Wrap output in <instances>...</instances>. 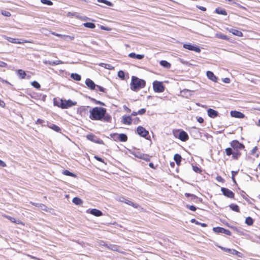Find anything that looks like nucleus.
I'll return each instance as SVG.
<instances>
[{"mask_svg":"<svg viewBox=\"0 0 260 260\" xmlns=\"http://www.w3.org/2000/svg\"><path fill=\"white\" fill-rule=\"evenodd\" d=\"M230 147L225 149V152L228 156L232 155L234 160H238L241 155L240 150L244 149L245 146L243 144L240 143L238 140H234L230 143Z\"/></svg>","mask_w":260,"mask_h":260,"instance_id":"nucleus-1","label":"nucleus"},{"mask_svg":"<svg viewBox=\"0 0 260 260\" xmlns=\"http://www.w3.org/2000/svg\"><path fill=\"white\" fill-rule=\"evenodd\" d=\"M107 110L103 107H96L90 111L89 118L93 120H102L105 122H111L112 117L107 113Z\"/></svg>","mask_w":260,"mask_h":260,"instance_id":"nucleus-2","label":"nucleus"},{"mask_svg":"<svg viewBox=\"0 0 260 260\" xmlns=\"http://www.w3.org/2000/svg\"><path fill=\"white\" fill-rule=\"evenodd\" d=\"M146 82L144 80L133 76L132 77L131 83L130 84L131 89L134 91H137L139 89L145 86Z\"/></svg>","mask_w":260,"mask_h":260,"instance_id":"nucleus-3","label":"nucleus"},{"mask_svg":"<svg viewBox=\"0 0 260 260\" xmlns=\"http://www.w3.org/2000/svg\"><path fill=\"white\" fill-rule=\"evenodd\" d=\"M153 88L155 92H162L165 90V86L162 82L154 81L153 82Z\"/></svg>","mask_w":260,"mask_h":260,"instance_id":"nucleus-4","label":"nucleus"},{"mask_svg":"<svg viewBox=\"0 0 260 260\" xmlns=\"http://www.w3.org/2000/svg\"><path fill=\"white\" fill-rule=\"evenodd\" d=\"M86 138L87 140L99 144H103L104 142L102 140L100 139L97 136L92 134H88L86 136Z\"/></svg>","mask_w":260,"mask_h":260,"instance_id":"nucleus-5","label":"nucleus"},{"mask_svg":"<svg viewBox=\"0 0 260 260\" xmlns=\"http://www.w3.org/2000/svg\"><path fill=\"white\" fill-rule=\"evenodd\" d=\"M183 47L184 48L190 51H193L197 53H200L201 52V49L199 46L196 45H192L190 43L184 44H183Z\"/></svg>","mask_w":260,"mask_h":260,"instance_id":"nucleus-6","label":"nucleus"},{"mask_svg":"<svg viewBox=\"0 0 260 260\" xmlns=\"http://www.w3.org/2000/svg\"><path fill=\"white\" fill-rule=\"evenodd\" d=\"M213 231L214 233H217V234L222 233V234H225L226 235H229V236L231 235V232L230 231H229V230L224 229L223 228H222V227H219V226L214 227L213 228Z\"/></svg>","mask_w":260,"mask_h":260,"instance_id":"nucleus-7","label":"nucleus"},{"mask_svg":"<svg viewBox=\"0 0 260 260\" xmlns=\"http://www.w3.org/2000/svg\"><path fill=\"white\" fill-rule=\"evenodd\" d=\"M137 133L141 137L145 138L146 139H148V138L146 137L147 135H148L149 132L144 127L141 126H138L137 128Z\"/></svg>","mask_w":260,"mask_h":260,"instance_id":"nucleus-8","label":"nucleus"},{"mask_svg":"<svg viewBox=\"0 0 260 260\" xmlns=\"http://www.w3.org/2000/svg\"><path fill=\"white\" fill-rule=\"evenodd\" d=\"M77 104L76 102H73L71 100H63L61 109H68Z\"/></svg>","mask_w":260,"mask_h":260,"instance_id":"nucleus-9","label":"nucleus"},{"mask_svg":"<svg viewBox=\"0 0 260 260\" xmlns=\"http://www.w3.org/2000/svg\"><path fill=\"white\" fill-rule=\"evenodd\" d=\"M185 196L186 198H190V200L196 203H202V199L198 198L194 194H191L189 193H185Z\"/></svg>","mask_w":260,"mask_h":260,"instance_id":"nucleus-10","label":"nucleus"},{"mask_svg":"<svg viewBox=\"0 0 260 260\" xmlns=\"http://www.w3.org/2000/svg\"><path fill=\"white\" fill-rule=\"evenodd\" d=\"M221 190L224 196L229 198H234V193L229 189L225 187H221Z\"/></svg>","mask_w":260,"mask_h":260,"instance_id":"nucleus-11","label":"nucleus"},{"mask_svg":"<svg viewBox=\"0 0 260 260\" xmlns=\"http://www.w3.org/2000/svg\"><path fill=\"white\" fill-rule=\"evenodd\" d=\"M6 39L9 42L14 43V44H23L25 43H31V42H30V41L24 40H21L22 41H20L19 39H18L13 38H11V37H7Z\"/></svg>","mask_w":260,"mask_h":260,"instance_id":"nucleus-12","label":"nucleus"},{"mask_svg":"<svg viewBox=\"0 0 260 260\" xmlns=\"http://www.w3.org/2000/svg\"><path fill=\"white\" fill-rule=\"evenodd\" d=\"M119 201L128 205L132 206L135 208H138L139 207V205L138 204L134 203L128 199L125 198L124 197H120L119 198Z\"/></svg>","mask_w":260,"mask_h":260,"instance_id":"nucleus-13","label":"nucleus"},{"mask_svg":"<svg viewBox=\"0 0 260 260\" xmlns=\"http://www.w3.org/2000/svg\"><path fill=\"white\" fill-rule=\"evenodd\" d=\"M178 138L183 142H185L189 139V137L187 133L183 130L179 132Z\"/></svg>","mask_w":260,"mask_h":260,"instance_id":"nucleus-14","label":"nucleus"},{"mask_svg":"<svg viewBox=\"0 0 260 260\" xmlns=\"http://www.w3.org/2000/svg\"><path fill=\"white\" fill-rule=\"evenodd\" d=\"M219 247L225 252H228L232 255L239 256V254H240V253L239 251L234 249H230L225 247H223L221 246H219Z\"/></svg>","mask_w":260,"mask_h":260,"instance_id":"nucleus-15","label":"nucleus"},{"mask_svg":"<svg viewBox=\"0 0 260 260\" xmlns=\"http://www.w3.org/2000/svg\"><path fill=\"white\" fill-rule=\"evenodd\" d=\"M230 114L232 117L238 118H243L245 117V115L243 113L235 110L231 111Z\"/></svg>","mask_w":260,"mask_h":260,"instance_id":"nucleus-16","label":"nucleus"},{"mask_svg":"<svg viewBox=\"0 0 260 260\" xmlns=\"http://www.w3.org/2000/svg\"><path fill=\"white\" fill-rule=\"evenodd\" d=\"M85 84L91 90L95 89L96 85L94 83V82L92 80L90 79L89 78H87L86 79Z\"/></svg>","mask_w":260,"mask_h":260,"instance_id":"nucleus-17","label":"nucleus"},{"mask_svg":"<svg viewBox=\"0 0 260 260\" xmlns=\"http://www.w3.org/2000/svg\"><path fill=\"white\" fill-rule=\"evenodd\" d=\"M206 75H207V77L211 81H212L214 82H217L218 78L216 76H215V75L214 74V73L212 72L208 71L206 72Z\"/></svg>","mask_w":260,"mask_h":260,"instance_id":"nucleus-18","label":"nucleus"},{"mask_svg":"<svg viewBox=\"0 0 260 260\" xmlns=\"http://www.w3.org/2000/svg\"><path fill=\"white\" fill-rule=\"evenodd\" d=\"M89 210V213L95 216L99 217V216L103 215L102 212L98 209H92ZM87 212H88V210L87 211Z\"/></svg>","mask_w":260,"mask_h":260,"instance_id":"nucleus-19","label":"nucleus"},{"mask_svg":"<svg viewBox=\"0 0 260 260\" xmlns=\"http://www.w3.org/2000/svg\"><path fill=\"white\" fill-rule=\"evenodd\" d=\"M207 113H208V115L211 117V118H215L216 117H217L218 116V112L213 109H209L208 110H207Z\"/></svg>","mask_w":260,"mask_h":260,"instance_id":"nucleus-20","label":"nucleus"},{"mask_svg":"<svg viewBox=\"0 0 260 260\" xmlns=\"http://www.w3.org/2000/svg\"><path fill=\"white\" fill-rule=\"evenodd\" d=\"M122 122L125 124L130 125L132 122V119L131 116H123L122 117Z\"/></svg>","mask_w":260,"mask_h":260,"instance_id":"nucleus-21","label":"nucleus"},{"mask_svg":"<svg viewBox=\"0 0 260 260\" xmlns=\"http://www.w3.org/2000/svg\"><path fill=\"white\" fill-rule=\"evenodd\" d=\"M228 30L230 32H231L233 35L238 36V37H242L243 36V33L237 29L231 28H228Z\"/></svg>","mask_w":260,"mask_h":260,"instance_id":"nucleus-22","label":"nucleus"},{"mask_svg":"<svg viewBox=\"0 0 260 260\" xmlns=\"http://www.w3.org/2000/svg\"><path fill=\"white\" fill-rule=\"evenodd\" d=\"M128 56L132 58H135L137 59H142L144 57V55L143 54H136L134 52L130 53L128 54Z\"/></svg>","mask_w":260,"mask_h":260,"instance_id":"nucleus-23","label":"nucleus"},{"mask_svg":"<svg viewBox=\"0 0 260 260\" xmlns=\"http://www.w3.org/2000/svg\"><path fill=\"white\" fill-rule=\"evenodd\" d=\"M62 99L54 98L53 99L54 105L61 108L62 105Z\"/></svg>","mask_w":260,"mask_h":260,"instance_id":"nucleus-24","label":"nucleus"},{"mask_svg":"<svg viewBox=\"0 0 260 260\" xmlns=\"http://www.w3.org/2000/svg\"><path fill=\"white\" fill-rule=\"evenodd\" d=\"M116 136L118 137V140L120 142H124L127 140V137L125 134H120Z\"/></svg>","mask_w":260,"mask_h":260,"instance_id":"nucleus-25","label":"nucleus"},{"mask_svg":"<svg viewBox=\"0 0 260 260\" xmlns=\"http://www.w3.org/2000/svg\"><path fill=\"white\" fill-rule=\"evenodd\" d=\"M45 64H48L50 66H55L60 64H62L63 62L61 60H58L55 61H46L44 62Z\"/></svg>","mask_w":260,"mask_h":260,"instance_id":"nucleus-26","label":"nucleus"},{"mask_svg":"<svg viewBox=\"0 0 260 260\" xmlns=\"http://www.w3.org/2000/svg\"><path fill=\"white\" fill-rule=\"evenodd\" d=\"M174 159L176 164L179 166L181 161L182 157L180 154L176 153L174 156Z\"/></svg>","mask_w":260,"mask_h":260,"instance_id":"nucleus-27","label":"nucleus"},{"mask_svg":"<svg viewBox=\"0 0 260 260\" xmlns=\"http://www.w3.org/2000/svg\"><path fill=\"white\" fill-rule=\"evenodd\" d=\"M215 12L216 13L218 14L223 15H227V12L226 11L220 8H217L215 9Z\"/></svg>","mask_w":260,"mask_h":260,"instance_id":"nucleus-28","label":"nucleus"},{"mask_svg":"<svg viewBox=\"0 0 260 260\" xmlns=\"http://www.w3.org/2000/svg\"><path fill=\"white\" fill-rule=\"evenodd\" d=\"M71 77L75 81H79L81 80V76L77 73H72Z\"/></svg>","mask_w":260,"mask_h":260,"instance_id":"nucleus-29","label":"nucleus"},{"mask_svg":"<svg viewBox=\"0 0 260 260\" xmlns=\"http://www.w3.org/2000/svg\"><path fill=\"white\" fill-rule=\"evenodd\" d=\"M72 202L74 204L77 205H80L83 203L82 200L78 197H75L73 199Z\"/></svg>","mask_w":260,"mask_h":260,"instance_id":"nucleus-30","label":"nucleus"},{"mask_svg":"<svg viewBox=\"0 0 260 260\" xmlns=\"http://www.w3.org/2000/svg\"><path fill=\"white\" fill-rule=\"evenodd\" d=\"M160 64L164 68L169 69L171 67V64L166 60H161Z\"/></svg>","mask_w":260,"mask_h":260,"instance_id":"nucleus-31","label":"nucleus"},{"mask_svg":"<svg viewBox=\"0 0 260 260\" xmlns=\"http://www.w3.org/2000/svg\"><path fill=\"white\" fill-rule=\"evenodd\" d=\"M229 207L231 209V210H232L234 211H235V212H240L239 207L236 204H231L229 206Z\"/></svg>","mask_w":260,"mask_h":260,"instance_id":"nucleus-32","label":"nucleus"},{"mask_svg":"<svg viewBox=\"0 0 260 260\" xmlns=\"http://www.w3.org/2000/svg\"><path fill=\"white\" fill-rule=\"evenodd\" d=\"M83 26L85 27L93 29L95 27L94 23L92 22H85L83 23Z\"/></svg>","mask_w":260,"mask_h":260,"instance_id":"nucleus-33","label":"nucleus"},{"mask_svg":"<svg viewBox=\"0 0 260 260\" xmlns=\"http://www.w3.org/2000/svg\"><path fill=\"white\" fill-rule=\"evenodd\" d=\"M48 127L56 132H59L61 130L59 126L54 124H51Z\"/></svg>","mask_w":260,"mask_h":260,"instance_id":"nucleus-34","label":"nucleus"},{"mask_svg":"<svg viewBox=\"0 0 260 260\" xmlns=\"http://www.w3.org/2000/svg\"><path fill=\"white\" fill-rule=\"evenodd\" d=\"M190 222L191 223H194L196 224L200 225L203 227H206L207 226V224L205 223H201L197 221L196 219L192 218L191 219Z\"/></svg>","mask_w":260,"mask_h":260,"instance_id":"nucleus-35","label":"nucleus"},{"mask_svg":"<svg viewBox=\"0 0 260 260\" xmlns=\"http://www.w3.org/2000/svg\"><path fill=\"white\" fill-rule=\"evenodd\" d=\"M62 174L64 175L68 176H71V177H76V175L75 174L70 172L69 171H68L67 170H64L62 172Z\"/></svg>","mask_w":260,"mask_h":260,"instance_id":"nucleus-36","label":"nucleus"},{"mask_svg":"<svg viewBox=\"0 0 260 260\" xmlns=\"http://www.w3.org/2000/svg\"><path fill=\"white\" fill-rule=\"evenodd\" d=\"M254 220L251 217H247L245 219V223L248 225H252Z\"/></svg>","mask_w":260,"mask_h":260,"instance_id":"nucleus-37","label":"nucleus"},{"mask_svg":"<svg viewBox=\"0 0 260 260\" xmlns=\"http://www.w3.org/2000/svg\"><path fill=\"white\" fill-rule=\"evenodd\" d=\"M18 75L21 79H24L26 76L25 72L22 70H18L17 71Z\"/></svg>","mask_w":260,"mask_h":260,"instance_id":"nucleus-38","label":"nucleus"},{"mask_svg":"<svg viewBox=\"0 0 260 260\" xmlns=\"http://www.w3.org/2000/svg\"><path fill=\"white\" fill-rule=\"evenodd\" d=\"M131 153L132 155H134L135 157L139 158H141H141L142 157V155L143 154L140 152H135V151L131 152Z\"/></svg>","mask_w":260,"mask_h":260,"instance_id":"nucleus-39","label":"nucleus"},{"mask_svg":"<svg viewBox=\"0 0 260 260\" xmlns=\"http://www.w3.org/2000/svg\"><path fill=\"white\" fill-rule=\"evenodd\" d=\"M118 77L122 80H124L125 79V73L123 71H119L118 72Z\"/></svg>","mask_w":260,"mask_h":260,"instance_id":"nucleus-40","label":"nucleus"},{"mask_svg":"<svg viewBox=\"0 0 260 260\" xmlns=\"http://www.w3.org/2000/svg\"><path fill=\"white\" fill-rule=\"evenodd\" d=\"M216 36H217V38L221 39H223V40H229L228 37L226 35H223V34H222L221 33L217 34H216Z\"/></svg>","mask_w":260,"mask_h":260,"instance_id":"nucleus-41","label":"nucleus"},{"mask_svg":"<svg viewBox=\"0 0 260 260\" xmlns=\"http://www.w3.org/2000/svg\"><path fill=\"white\" fill-rule=\"evenodd\" d=\"M97 1L99 3H103L108 6H113V5L111 2L107 0H97Z\"/></svg>","mask_w":260,"mask_h":260,"instance_id":"nucleus-42","label":"nucleus"},{"mask_svg":"<svg viewBox=\"0 0 260 260\" xmlns=\"http://www.w3.org/2000/svg\"><path fill=\"white\" fill-rule=\"evenodd\" d=\"M31 84L34 87L38 89L41 88L40 84L37 81H34L31 83Z\"/></svg>","mask_w":260,"mask_h":260,"instance_id":"nucleus-43","label":"nucleus"},{"mask_svg":"<svg viewBox=\"0 0 260 260\" xmlns=\"http://www.w3.org/2000/svg\"><path fill=\"white\" fill-rule=\"evenodd\" d=\"M190 132L191 133V134H199V129L197 128V127H192L191 128H190Z\"/></svg>","mask_w":260,"mask_h":260,"instance_id":"nucleus-44","label":"nucleus"},{"mask_svg":"<svg viewBox=\"0 0 260 260\" xmlns=\"http://www.w3.org/2000/svg\"><path fill=\"white\" fill-rule=\"evenodd\" d=\"M151 156L146 154H143L141 159L145 160L146 161H149L150 160Z\"/></svg>","mask_w":260,"mask_h":260,"instance_id":"nucleus-45","label":"nucleus"},{"mask_svg":"<svg viewBox=\"0 0 260 260\" xmlns=\"http://www.w3.org/2000/svg\"><path fill=\"white\" fill-rule=\"evenodd\" d=\"M40 1L42 4L48 6H52L53 5V3L50 0H41Z\"/></svg>","mask_w":260,"mask_h":260,"instance_id":"nucleus-46","label":"nucleus"},{"mask_svg":"<svg viewBox=\"0 0 260 260\" xmlns=\"http://www.w3.org/2000/svg\"><path fill=\"white\" fill-rule=\"evenodd\" d=\"M87 108H88V107L81 106L78 108V112L81 114L83 112H85L86 111Z\"/></svg>","mask_w":260,"mask_h":260,"instance_id":"nucleus-47","label":"nucleus"},{"mask_svg":"<svg viewBox=\"0 0 260 260\" xmlns=\"http://www.w3.org/2000/svg\"><path fill=\"white\" fill-rule=\"evenodd\" d=\"M186 207L192 211H195L197 210V208L193 205H186Z\"/></svg>","mask_w":260,"mask_h":260,"instance_id":"nucleus-48","label":"nucleus"},{"mask_svg":"<svg viewBox=\"0 0 260 260\" xmlns=\"http://www.w3.org/2000/svg\"><path fill=\"white\" fill-rule=\"evenodd\" d=\"M192 169L193 170L196 172V173H200L201 172V170L200 168H199L197 166H192Z\"/></svg>","mask_w":260,"mask_h":260,"instance_id":"nucleus-49","label":"nucleus"},{"mask_svg":"<svg viewBox=\"0 0 260 260\" xmlns=\"http://www.w3.org/2000/svg\"><path fill=\"white\" fill-rule=\"evenodd\" d=\"M116 135H118V134L116 133L111 134L110 136L115 141L118 140V137H117Z\"/></svg>","mask_w":260,"mask_h":260,"instance_id":"nucleus-50","label":"nucleus"},{"mask_svg":"<svg viewBox=\"0 0 260 260\" xmlns=\"http://www.w3.org/2000/svg\"><path fill=\"white\" fill-rule=\"evenodd\" d=\"M146 109L142 108L141 110H139L137 112V113H138V114H139V115H143L146 112Z\"/></svg>","mask_w":260,"mask_h":260,"instance_id":"nucleus-51","label":"nucleus"},{"mask_svg":"<svg viewBox=\"0 0 260 260\" xmlns=\"http://www.w3.org/2000/svg\"><path fill=\"white\" fill-rule=\"evenodd\" d=\"M109 248L113 251H117L118 249L117 246L115 245H110Z\"/></svg>","mask_w":260,"mask_h":260,"instance_id":"nucleus-52","label":"nucleus"},{"mask_svg":"<svg viewBox=\"0 0 260 260\" xmlns=\"http://www.w3.org/2000/svg\"><path fill=\"white\" fill-rule=\"evenodd\" d=\"M91 101H93L95 102V103L97 104H99V105H102V106H104L105 105V104L101 101H97L96 100H95L94 99H91Z\"/></svg>","mask_w":260,"mask_h":260,"instance_id":"nucleus-53","label":"nucleus"},{"mask_svg":"<svg viewBox=\"0 0 260 260\" xmlns=\"http://www.w3.org/2000/svg\"><path fill=\"white\" fill-rule=\"evenodd\" d=\"M96 87L101 92H105L106 91V89L101 86L96 85Z\"/></svg>","mask_w":260,"mask_h":260,"instance_id":"nucleus-54","label":"nucleus"},{"mask_svg":"<svg viewBox=\"0 0 260 260\" xmlns=\"http://www.w3.org/2000/svg\"><path fill=\"white\" fill-rule=\"evenodd\" d=\"M2 14L4 16H5L7 17H10L11 15L10 12H9L8 11H6L2 12Z\"/></svg>","mask_w":260,"mask_h":260,"instance_id":"nucleus-55","label":"nucleus"},{"mask_svg":"<svg viewBox=\"0 0 260 260\" xmlns=\"http://www.w3.org/2000/svg\"><path fill=\"white\" fill-rule=\"evenodd\" d=\"M7 218L8 219H9L12 222L17 223L16 219L14 217L8 216H7Z\"/></svg>","mask_w":260,"mask_h":260,"instance_id":"nucleus-56","label":"nucleus"},{"mask_svg":"<svg viewBox=\"0 0 260 260\" xmlns=\"http://www.w3.org/2000/svg\"><path fill=\"white\" fill-rule=\"evenodd\" d=\"M52 34L54 35V36H57V37H60L61 38H64V37H63L64 35H63L57 34V33H55V32H52Z\"/></svg>","mask_w":260,"mask_h":260,"instance_id":"nucleus-57","label":"nucleus"},{"mask_svg":"<svg viewBox=\"0 0 260 260\" xmlns=\"http://www.w3.org/2000/svg\"><path fill=\"white\" fill-rule=\"evenodd\" d=\"M39 207H40L43 210H45V211L47 210L46 206H45V205H44L43 204H40Z\"/></svg>","mask_w":260,"mask_h":260,"instance_id":"nucleus-58","label":"nucleus"},{"mask_svg":"<svg viewBox=\"0 0 260 260\" xmlns=\"http://www.w3.org/2000/svg\"><path fill=\"white\" fill-rule=\"evenodd\" d=\"M44 122V120L41 119H38L37 121H36V124H43V123Z\"/></svg>","mask_w":260,"mask_h":260,"instance_id":"nucleus-59","label":"nucleus"},{"mask_svg":"<svg viewBox=\"0 0 260 260\" xmlns=\"http://www.w3.org/2000/svg\"><path fill=\"white\" fill-rule=\"evenodd\" d=\"M94 158L97 160H98V161H99L100 162H104V159L102 158H101V157H99L98 156H94Z\"/></svg>","mask_w":260,"mask_h":260,"instance_id":"nucleus-60","label":"nucleus"},{"mask_svg":"<svg viewBox=\"0 0 260 260\" xmlns=\"http://www.w3.org/2000/svg\"><path fill=\"white\" fill-rule=\"evenodd\" d=\"M197 7L199 9H200V10H202V11H206V8L205 7H204L200 6H197Z\"/></svg>","mask_w":260,"mask_h":260,"instance_id":"nucleus-61","label":"nucleus"},{"mask_svg":"<svg viewBox=\"0 0 260 260\" xmlns=\"http://www.w3.org/2000/svg\"><path fill=\"white\" fill-rule=\"evenodd\" d=\"M257 147L256 146L254 147L251 151V154H254L255 152L257 151Z\"/></svg>","mask_w":260,"mask_h":260,"instance_id":"nucleus-62","label":"nucleus"},{"mask_svg":"<svg viewBox=\"0 0 260 260\" xmlns=\"http://www.w3.org/2000/svg\"><path fill=\"white\" fill-rule=\"evenodd\" d=\"M230 79L229 78H225L223 79V81L226 83H229L230 82Z\"/></svg>","mask_w":260,"mask_h":260,"instance_id":"nucleus-63","label":"nucleus"},{"mask_svg":"<svg viewBox=\"0 0 260 260\" xmlns=\"http://www.w3.org/2000/svg\"><path fill=\"white\" fill-rule=\"evenodd\" d=\"M197 121L200 123H202L204 122V119L201 117H199V118H198L197 119Z\"/></svg>","mask_w":260,"mask_h":260,"instance_id":"nucleus-64","label":"nucleus"}]
</instances>
